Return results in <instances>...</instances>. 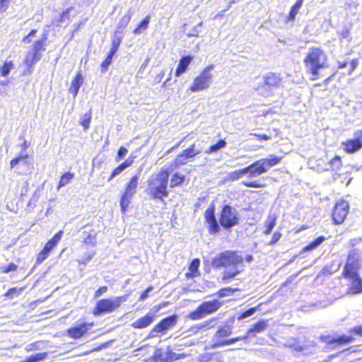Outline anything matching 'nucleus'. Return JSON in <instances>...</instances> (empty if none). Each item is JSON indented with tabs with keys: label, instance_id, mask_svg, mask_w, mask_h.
I'll return each mask as SVG.
<instances>
[{
	"label": "nucleus",
	"instance_id": "obj_1",
	"mask_svg": "<svg viewBox=\"0 0 362 362\" xmlns=\"http://www.w3.org/2000/svg\"><path fill=\"white\" fill-rule=\"evenodd\" d=\"M244 260L250 263L254 260V257L252 255H247L243 257L242 251L228 250L213 257L211 264L215 269H225L221 279L223 282L228 283L244 271Z\"/></svg>",
	"mask_w": 362,
	"mask_h": 362
},
{
	"label": "nucleus",
	"instance_id": "obj_2",
	"mask_svg": "<svg viewBox=\"0 0 362 362\" xmlns=\"http://www.w3.org/2000/svg\"><path fill=\"white\" fill-rule=\"evenodd\" d=\"M215 212V204L211 202L204 214L205 222L208 224V231L211 235L218 234L221 228L230 231L240 223V215L238 211L229 204L222 205L218 214V219Z\"/></svg>",
	"mask_w": 362,
	"mask_h": 362
},
{
	"label": "nucleus",
	"instance_id": "obj_3",
	"mask_svg": "<svg viewBox=\"0 0 362 362\" xmlns=\"http://www.w3.org/2000/svg\"><path fill=\"white\" fill-rule=\"evenodd\" d=\"M172 171V168H162L158 173L148 178L146 193L152 199L163 201V197L168 196L167 187Z\"/></svg>",
	"mask_w": 362,
	"mask_h": 362
},
{
	"label": "nucleus",
	"instance_id": "obj_4",
	"mask_svg": "<svg viewBox=\"0 0 362 362\" xmlns=\"http://www.w3.org/2000/svg\"><path fill=\"white\" fill-rule=\"evenodd\" d=\"M303 64L307 73L316 79L320 71L328 68V58L325 52L320 47H311L303 59Z\"/></svg>",
	"mask_w": 362,
	"mask_h": 362
},
{
	"label": "nucleus",
	"instance_id": "obj_5",
	"mask_svg": "<svg viewBox=\"0 0 362 362\" xmlns=\"http://www.w3.org/2000/svg\"><path fill=\"white\" fill-rule=\"evenodd\" d=\"M282 159L281 156L269 155V157L257 160L245 167L249 177H255L266 173L270 168L279 164Z\"/></svg>",
	"mask_w": 362,
	"mask_h": 362
},
{
	"label": "nucleus",
	"instance_id": "obj_6",
	"mask_svg": "<svg viewBox=\"0 0 362 362\" xmlns=\"http://www.w3.org/2000/svg\"><path fill=\"white\" fill-rule=\"evenodd\" d=\"M214 69L213 64L204 68L202 71L194 79L192 85L189 86V90L191 92H199L207 89L212 82L213 75L211 71Z\"/></svg>",
	"mask_w": 362,
	"mask_h": 362
},
{
	"label": "nucleus",
	"instance_id": "obj_7",
	"mask_svg": "<svg viewBox=\"0 0 362 362\" xmlns=\"http://www.w3.org/2000/svg\"><path fill=\"white\" fill-rule=\"evenodd\" d=\"M178 317L176 314L169 315L162 319L158 324H156L150 331L146 339H152L154 337H160L166 334V332L173 327L177 322Z\"/></svg>",
	"mask_w": 362,
	"mask_h": 362
},
{
	"label": "nucleus",
	"instance_id": "obj_8",
	"mask_svg": "<svg viewBox=\"0 0 362 362\" xmlns=\"http://www.w3.org/2000/svg\"><path fill=\"white\" fill-rule=\"evenodd\" d=\"M139 180V176L138 175H135L130 179L125 186L124 192H123L119 201L121 211L123 214L127 211L132 197L136 192Z\"/></svg>",
	"mask_w": 362,
	"mask_h": 362
},
{
	"label": "nucleus",
	"instance_id": "obj_9",
	"mask_svg": "<svg viewBox=\"0 0 362 362\" xmlns=\"http://www.w3.org/2000/svg\"><path fill=\"white\" fill-rule=\"evenodd\" d=\"M221 305L222 303L218 299L204 301L195 310L189 313V317L192 320L201 319L207 315L216 312Z\"/></svg>",
	"mask_w": 362,
	"mask_h": 362
},
{
	"label": "nucleus",
	"instance_id": "obj_10",
	"mask_svg": "<svg viewBox=\"0 0 362 362\" xmlns=\"http://www.w3.org/2000/svg\"><path fill=\"white\" fill-rule=\"evenodd\" d=\"M168 304V302H164L154 305L144 316L132 322L131 324L132 327L134 329H144L148 327L156 320L157 313L160 309L165 307Z\"/></svg>",
	"mask_w": 362,
	"mask_h": 362
},
{
	"label": "nucleus",
	"instance_id": "obj_11",
	"mask_svg": "<svg viewBox=\"0 0 362 362\" xmlns=\"http://www.w3.org/2000/svg\"><path fill=\"white\" fill-rule=\"evenodd\" d=\"M232 334V328L229 325H224L218 327V330L212 337L211 339V348L218 349L224 346H228L229 344H226L227 339L226 337H229Z\"/></svg>",
	"mask_w": 362,
	"mask_h": 362
},
{
	"label": "nucleus",
	"instance_id": "obj_12",
	"mask_svg": "<svg viewBox=\"0 0 362 362\" xmlns=\"http://www.w3.org/2000/svg\"><path fill=\"white\" fill-rule=\"evenodd\" d=\"M344 151L352 154L362 148V129L356 130L353 134V138L342 142Z\"/></svg>",
	"mask_w": 362,
	"mask_h": 362
},
{
	"label": "nucleus",
	"instance_id": "obj_13",
	"mask_svg": "<svg viewBox=\"0 0 362 362\" xmlns=\"http://www.w3.org/2000/svg\"><path fill=\"white\" fill-rule=\"evenodd\" d=\"M320 340L327 344L332 349H336L341 345H346L354 341L351 336L341 334V335H322Z\"/></svg>",
	"mask_w": 362,
	"mask_h": 362
},
{
	"label": "nucleus",
	"instance_id": "obj_14",
	"mask_svg": "<svg viewBox=\"0 0 362 362\" xmlns=\"http://www.w3.org/2000/svg\"><path fill=\"white\" fill-rule=\"evenodd\" d=\"M29 155L21 153L18 156L13 158L10 162L11 169L16 168L19 174H27L30 172L32 164L28 160Z\"/></svg>",
	"mask_w": 362,
	"mask_h": 362
},
{
	"label": "nucleus",
	"instance_id": "obj_15",
	"mask_svg": "<svg viewBox=\"0 0 362 362\" xmlns=\"http://www.w3.org/2000/svg\"><path fill=\"white\" fill-rule=\"evenodd\" d=\"M202 153V149L198 148L195 144H192L189 147L182 151L177 155L175 160V168L186 164L189 159L194 158L196 156Z\"/></svg>",
	"mask_w": 362,
	"mask_h": 362
},
{
	"label": "nucleus",
	"instance_id": "obj_16",
	"mask_svg": "<svg viewBox=\"0 0 362 362\" xmlns=\"http://www.w3.org/2000/svg\"><path fill=\"white\" fill-rule=\"evenodd\" d=\"M349 211V204L348 202L341 199L338 201L332 211V220L334 224L342 223Z\"/></svg>",
	"mask_w": 362,
	"mask_h": 362
},
{
	"label": "nucleus",
	"instance_id": "obj_17",
	"mask_svg": "<svg viewBox=\"0 0 362 362\" xmlns=\"http://www.w3.org/2000/svg\"><path fill=\"white\" fill-rule=\"evenodd\" d=\"M117 309L113 298H103L97 301L93 310L95 316H100L105 313H110Z\"/></svg>",
	"mask_w": 362,
	"mask_h": 362
},
{
	"label": "nucleus",
	"instance_id": "obj_18",
	"mask_svg": "<svg viewBox=\"0 0 362 362\" xmlns=\"http://www.w3.org/2000/svg\"><path fill=\"white\" fill-rule=\"evenodd\" d=\"M93 326V324L82 322L77 324L67 329V334L69 337L77 339L82 337L87 333L88 329Z\"/></svg>",
	"mask_w": 362,
	"mask_h": 362
},
{
	"label": "nucleus",
	"instance_id": "obj_19",
	"mask_svg": "<svg viewBox=\"0 0 362 362\" xmlns=\"http://www.w3.org/2000/svg\"><path fill=\"white\" fill-rule=\"evenodd\" d=\"M264 83L269 88H278L281 86L282 78L280 74L268 72L262 77Z\"/></svg>",
	"mask_w": 362,
	"mask_h": 362
},
{
	"label": "nucleus",
	"instance_id": "obj_20",
	"mask_svg": "<svg viewBox=\"0 0 362 362\" xmlns=\"http://www.w3.org/2000/svg\"><path fill=\"white\" fill-rule=\"evenodd\" d=\"M82 231L83 243L86 245H90L94 247L96 245L97 231L90 226H86Z\"/></svg>",
	"mask_w": 362,
	"mask_h": 362
},
{
	"label": "nucleus",
	"instance_id": "obj_21",
	"mask_svg": "<svg viewBox=\"0 0 362 362\" xmlns=\"http://www.w3.org/2000/svg\"><path fill=\"white\" fill-rule=\"evenodd\" d=\"M193 57L191 55L182 56L179 61V64L175 72L176 77H180L188 69L189 65L192 61Z\"/></svg>",
	"mask_w": 362,
	"mask_h": 362
},
{
	"label": "nucleus",
	"instance_id": "obj_22",
	"mask_svg": "<svg viewBox=\"0 0 362 362\" xmlns=\"http://www.w3.org/2000/svg\"><path fill=\"white\" fill-rule=\"evenodd\" d=\"M83 78L81 72H78L71 81V86L69 88V92L71 93L74 98H76L78 93L79 89L82 86Z\"/></svg>",
	"mask_w": 362,
	"mask_h": 362
},
{
	"label": "nucleus",
	"instance_id": "obj_23",
	"mask_svg": "<svg viewBox=\"0 0 362 362\" xmlns=\"http://www.w3.org/2000/svg\"><path fill=\"white\" fill-rule=\"evenodd\" d=\"M327 238L324 235H320L313 240H312L310 243H308L307 245L303 247L300 252V254H302L303 252H311L315 249H317L318 247H320L323 242Z\"/></svg>",
	"mask_w": 362,
	"mask_h": 362
},
{
	"label": "nucleus",
	"instance_id": "obj_24",
	"mask_svg": "<svg viewBox=\"0 0 362 362\" xmlns=\"http://www.w3.org/2000/svg\"><path fill=\"white\" fill-rule=\"evenodd\" d=\"M351 281V286L349 288L347 293L351 295H356L362 293V279L360 276L350 280Z\"/></svg>",
	"mask_w": 362,
	"mask_h": 362
},
{
	"label": "nucleus",
	"instance_id": "obj_25",
	"mask_svg": "<svg viewBox=\"0 0 362 362\" xmlns=\"http://www.w3.org/2000/svg\"><path fill=\"white\" fill-rule=\"evenodd\" d=\"M42 58V56L36 55L33 52L28 51L25 59L24 63L25 66L28 68L29 74H32L33 72V66L39 62Z\"/></svg>",
	"mask_w": 362,
	"mask_h": 362
},
{
	"label": "nucleus",
	"instance_id": "obj_26",
	"mask_svg": "<svg viewBox=\"0 0 362 362\" xmlns=\"http://www.w3.org/2000/svg\"><path fill=\"white\" fill-rule=\"evenodd\" d=\"M63 233V230H59L57 233H55L54 236L45 244L43 250L50 253L61 240Z\"/></svg>",
	"mask_w": 362,
	"mask_h": 362
},
{
	"label": "nucleus",
	"instance_id": "obj_27",
	"mask_svg": "<svg viewBox=\"0 0 362 362\" xmlns=\"http://www.w3.org/2000/svg\"><path fill=\"white\" fill-rule=\"evenodd\" d=\"M357 266L346 263L343 269V276L345 279H349V280L357 277L359 276L357 272Z\"/></svg>",
	"mask_w": 362,
	"mask_h": 362
},
{
	"label": "nucleus",
	"instance_id": "obj_28",
	"mask_svg": "<svg viewBox=\"0 0 362 362\" xmlns=\"http://www.w3.org/2000/svg\"><path fill=\"white\" fill-rule=\"evenodd\" d=\"M186 180L185 175L176 172L175 173L170 179V187L174 188L175 187L181 186Z\"/></svg>",
	"mask_w": 362,
	"mask_h": 362
},
{
	"label": "nucleus",
	"instance_id": "obj_29",
	"mask_svg": "<svg viewBox=\"0 0 362 362\" xmlns=\"http://www.w3.org/2000/svg\"><path fill=\"white\" fill-rule=\"evenodd\" d=\"M267 327V323L265 320H259L248 329V335L255 336V334L263 332Z\"/></svg>",
	"mask_w": 362,
	"mask_h": 362
},
{
	"label": "nucleus",
	"instance_id": "obj_30",
	"mask_svg": "<svg viewBox=\"0 0 362 362\" xmlns=\"http://www.w3.org/2000/svg\"><path fill=\"white\" fill-rule=\"evenodd\" d=\"M150 21L151 16L149 15L146 16L134 28L133 33L135 35H139L143 33L148 28Z\"/></svg>",
	"mask_w": 362,
	"mask_h": 362
},
{
	"label": "nucleus",
	"instance_id": "obj_31",
	"mask_svg": "<svg viewBox=\"0 0 362 362\" xmlns=\"http://www.w3.org/2000/svg\"><path fill=\"white\" fill-rule=\"evenodd\" d=\"M132 13L130 10L124 15L122 18L119 21L118 23L116 30L115 31H119L122 33L124 29L127 27L128 23H129L131 18H132Z\"/></svg>",
	"mask_w": 362,
	"mask_h": 362
},
{
	"label": "nucleus",
	"instance_id": "obj_32",
	"mask_svg": "<svg viewBox=\"0 0 362 362\" xmlns=\"http://www.w3.org/2000/svg\"><path fill=\"white\" fill-rule=\"evenodd\" d=\"M303 2V0H297L296 2L292 6L288 16V21H293L296 19V16L301 8Z\"/></svg>",
	"mask_w": 362,
	"mask_h": 362
},
{
	"label": "nucleus",
	"instance_id": "obj_33",
	"mask_svg": "<svg viewBox=\"0 0 362 362\" xmlns=\"http://www.w3.org/2000/svg\"><path fill=\"white\" fill-rule=\"evenodd\" d=\"M200 264V260L198 258L193 259L189 264V270L190 273H186L187 278L194 277L198 273L199 267Z\"/></svg>",
	"mask_w": 362,
	"mask_h": 362
},
{
	"label": "nucleus",
	"instance_id": "obj_34",
	"mask_svg": "<svg viewBox=\"0 0 362 362\" xmlns=\"http://www.w3.org/2000/svg\"><path fill=\"white\" fill-rule=\"evenodd\" d=\"M226 144L227 143L225 141V139H220L217 141L216 144L210 146L209 148L207 150H206L205 153L208 154L216 153L219 150L225 148L226 146Z\"/></svg>",
	"mask_w": 362,
	"mask_h": 362
},
{
	"label": "nucleus",
	"instance_id": "obj_35",
	"mask_svg": "<svg viewBox=\"0 0 362 362\" xmlns=\"http://www.w3.org/2000/svg\"><path fill=\"white\" fill-rule=\"evenodd\" d=\"M244 175H247L245 167L229 173L227 175V180L230 181H235Z\"/></svg>",
	"mask_w": 362,
	"mask_h": 362
},
{
	"label": "nucleus",
	"instance_id": "obj_36",
	"mask_svg": "<svg viewBox=\"0 0 362 362\" xmlns=\"http://www.w3.org/2000/svg\"><path fill=\"white\" fill-rule=\"evenodd\" d=\"M74 177V174L71 172H66L62 174L57 185V189L68 185Z\"/></svg>",
	"mask_w": 362,
	"mask_h": 362
},
{
	"label": "nucleus",
	"instance_id": "obj_37",
	"mask_svg": "<svg viewBox=\"0 0 362 362\" xmlns=\"http://www.w3.org/2000/svg\"><path fill=\"white\" fill-rule=\"evenodd\" d=\"M46 50V43L42 42V41L36 40L33 45L32 49L30 52L33 54L39 56H42L41 52Z\"/></svg>",
	"mask_w": 362,
	"mask_h": 362
},
{
	"label": "nucleus",
	"instance_id": "obj_38",
	"mask_svg": "<svg viewBox=\"0 0 362 362\" xmlns=\"http://www.w3.org/2000/svg\"><path fill=\"white\" fill-rule=\"evenodd\" d=\"M47 357V353L41 352L32 354L27 357L24 362H40L45 360Z\"/></svg>",
	"mask_w": 362,
	"mask_h": 362
},
{
	"label": "nucleus",
	"instance_id": "obj_39",
	"mask_svg": "<svg viewBox=\"0 0 362 362\" xmlns=\"http://www.w3.org/2000/svg\"><path fill=\"white\" fill-rule=\"evenodd\" d=\"M276 225V218L269 216L267 219L264 222L265 230H264V233L266 235H269L272 233L273 228Z\"/></svg>",
	"mask_w": 362,
	"mask_h": 362
},
{
	"label": "nucleus",
	"instance_id": "obj_40",
	"mask_svg": "<svg viewBox=\"0 0 362 362\" xmlns=\"http://www.w3.org/2000/svg\"><path fill=\"white\" fill-rule=\"evenodd\" d=\"M115 54L108 52L105 60L102 62L100 65V71L101 73L104 74L105 73L110 64L112 62V59Z\"/></svg>",
	"mask_w": 362,
	"mask_h": 362
},
{
	"label": "nucleus",
	"instance_id": "obj_41",
	"mask_svg": "<svg viewBox=\"0 0 362 362\" xmlns=\"http://www.w3.org/2000/svg\"><path fill=\"white\" fill-rule=\"evenodd\" d=\"M358 255L357 250L356 249L350 250L347 257L346 264L358 267Z\"/></svg>",
	"mask_w": 362,
	"mask_h": 362
},
{
	"label": "nucleus",
	"instance_id": "obj_42",
	"mask_svg": "<svg viewBox=\"0 0 362 362\" xmlns=\"http://www.w3.org/2000/svg\"><path fill=\"white\" fill-rule=\"evenodd\" d=\"M13 68V64L11 61L10 62H5L2 66H0V74L2 76H7L11 69Z\"/></svg>",
	"mask_w": 362,
	"mask_h": 362
},
{
	"label": "nucleus",
	"instance_id": "obj_43",
	"mask_svg": "<svg viewBox=\"0 0 362 362\" xmlns=\"http://www.w3.org/2000/svg\"><path fill=\"white\" fill-rule=\"evenodd\" d=\"M237 291L238 289L236 288L226 287L220 289L215 295H217L219 298H223L234 294Z\"/></svg>",
	"mask_w": 362,
	"mask_h": 362
},
{
	"label": "nucleus",
	"instance_id": "obj_44",
	"mask_svg": "<svg viewBox=\"0 0 362 362\" xmlns=\"http://www.w3.org/2000/svg\"><path fill=\"white\" fill-rule=\"evenodd\" d=\"M329 168L333 171H337L341 166V160L339 156H334L329 162Z\"/></svg>",
	"mask_w": 362,
	"mask_h": 362
},
{
	"label": "nucleus",
	"instance_id": "obj_45",
	"mask_svg": "<svg viewBox=\"0 0 362 362\" xmlns=\"http://www.w3.org/2000/svg\"><path fill=\"white\" fill-rule=\"evenodd\" d=\"M285 346L298 352L303 351L304 349L303 346L296 339H291V341H287L285 344Z\"/></svg>",
	"mask_w": 362,
	"mask_h": 362
},
{
	"label": "nucleus",
	"instance_id": "obj_46",
	"mask_svg": "<svg viewBox=\"0 0 362 362\" xmlns=\"http://www.w3.org/2000/svg\"><path fill=\"white\" fill-rule=\"evenodd\" d=\"M90 121H91V112L90 111L88 112L85 113L83 115V117L81 118V119L80 121V124L81 126H83L84 130H86L89 128Z\"/></svg>",
	"mask_w": 362,
	"mask_h": 362
},
{
	"label": "nucleus",
	"instance_id": "obj_47",
	"mask_svg": "<svg viewBox=\"0 0 362 362\" xmlns=\"http://www.w3.org/2000/svg\"><path fill=\"white\" fill-rule=\"evenodd\" d=\"M23 291V288H18L16 287H13L9 288L6 293H5V296L7 298H13L14 296H19L22 291Z\"/></svg>",
	"mask_w": 362,
	"mask_h": 362
},
{
	"label": "nucleus",
	"instance_id": "obj_48",
	"mask_svg": "<svg viewBox=\"0 0 362 362\" xmlns=\"http://www.w3.org/2000/svg\"><path fill=\"white\" fill-rule=\"evenodd\" d=\"M256 308H250L246 310H245L244 312H242L238 316V320H244L245 318H247L249 317H251L252 315H253L255 313H256Z\"/></svg>",
	"mask_w": 362,
	"mask_h": 362
},
{
	"label": "nucleus",
	"instance_id": "obj_49",
	"mask_svg": "<svg viewBox=\"0 0 362 362\" xmlns=\"http://www.w3.org/2000/svg\"><path fill=\"white\" fill-rule=\"evenodd\" d=\"M202 22L199 23L197 25H195L189 33H187V37H197L199 34L201 33V28L202 26Z\"/></svg>",
	"mask_w": 362,
	"mask_h": 362
},
{
	"label": "nucleus",
	"instance_id": "obj_50",
	"mask_svg": "<svg viewBox=\"0 0 362 362\" xmlns=\"http://www.w3.org/2000/svg\"><path fill=\"white\" fill-rule=\"evenodd\" d=\"M165 354L166 356H165L164 360L167 362L176 361L180 358V355L173 352L172 350H168Z\"/></svg>",
	"mask_w": 362,
	"mask_h": 362
},
{
	"label": "nucleus",
	"instance_id": "obj_51",
	"mask_svg": "<svg viewBox=\"0 0 362 362\" xmlns=\"http://www.w3.org/2000/svg\"><path fill=\"white\" fill-rule=\"evenodd\" d=\"M122 33L119 31H115L113 36L112 37V42L120 46L122 42Z\"/></svg>",
	"mask_w": 362,
	"mask_h": 362
},
{
	"label": "nucleus",
	"instance_id": "obj_52",
	"mask_svg": "<svg viewBox=\"0 0 362 362\" xmlns=\"http://www.w3.org/2000/svg\"><path fill=\"white\" fill-rule=\"evenodd\" d=\"M250 336L251 335H248V331H247L246 335L242 336V337H234V338L228 339L225 341V343L226 344H229V345L233 344L235 342L241 341V340H247Z\"/></svg>",
	"mask_w": 362,
	"mask_h": 362
},
{
	"label": "nucleus",
	"instance_id": "obj_53",
	"mask_svg": "<svg viewBox=\"0 0 362 362\" xmlns=\"http://www.w3.org/2000/svg\"><path fill=\"white\" fill-rule=\"evenodd\" d=\"M337 33L341 38L347 40L348 42L351 41V37H350V32L347 28L344 27Z\"/></svg>",
	"mask_w": 362,
	"mask_h": 362
},
{
	"label": "nucleus",
	"instance_id": "obj_54",
	"mask_svg": "<svg viewBox=\"0 0 362 362\" xmlns=\"http://www.w3.org/2000/svg\"><path fill=\"white\" fill-rule=\"evenodd\" d=\"M125 170L124 167L122 165V164H119L116 168H115L110 177L108 178V181H110L111 180H112L114 177H115L116 176L119 175L122 171H124Z\"/></svg>",
	"mask_w": 362,
	"mask_h": 362
},
{
	"label": "nucleus",
	"instance_id": "obj_55",
	"mask_svg": "<svg viewBox=\"0 0 362 362\" xmlns=\"http://www.w3.org/2000/svg\"><path fill=\"white\" fill-rule=\"evenodd\" d=\"M17 268L18 266L16 264L11 262L8 265L2 267L1 272L3 273L7 274L11 272L16 271Z\"/></svg>",
	"mask_w": 362,
	"mask_h": 362
},
{
	"label": "nucleus",
	"instance_id": "obj_56",
	"mask_svg": "<svg viewBox=\"0 0 362 362\" xmlns=\"http://www.w3.org/2000/svg\"><path fill=\"white\" fill-rule=\"evenodd\" d=\"M95 252H89L84 254L81 259L78 261L80 264H83L86 265L88 262H89L92 258L93 257Z\"/></svg>",
	"mask_w": 362,
	"mask_h": 362
},
{
	"label": "nucleus",
	"instance_id": "obj_57",
	"mask_svg": "<svg viewBox=\"0 0 362 362\" xmlns=\"http://www.w3.org/2000/svg\"><path fill=\"white\" fill-rule=\"evenodd\" d=\"M243 185L247 187H252V188H261L264 186V185L259 183L257 181H243Z\"/></svg>",
	"mask_w": 362,
	"mask_h": 362
},
{
	"label": "nucleus",
	"instance_id": "obj_58",
	"mask_svg": "<svg viewBox=\"0 0 362 362\" xmlns=\"http://www.w3.org/2000/svg\"><path fill=\"white\" fill-rule=\"evenodd\" d=\"M127 153H128V150L125 147L121 146L117 151L116 160L119 161V160L123 159L126 156Z\"/></svg>",
	"mask_w": 362,
	"mask_h": 362
},
{
	"label": "nucleus",
	"instance_id": "obj_59",
	"mask_svg": "<svg viewBox=\"0 0 362 362\" xmlns=\"http://www.w3.org/2000/svg\"><path fill=\"white\" fill-rule=\"evenodd\" d=\"M49 253L46 252L45 250H42L38 254L36 263L41 264L44 260H45L49 256Z\"/></svg>",
	"mask_w": 362,
	"mask_h": 362
},
{
	"label": "nucleus",
	"instance_id": "obj_60",
	"mask_svg": "<svg viewBox=\"0 0 362 362\" xmlns=\"http://www.w3.org/2000/svg\"><path fill=\"white\" fill-rule=\"evenodd\" d=\"M128 297H129V295L127 294V295H124L122 296L113 298V300L115 301V303L117 308H118L121 305L122 303L127 301Z\"/></svg>",
	"mask_w": 362,
	"mask_h": 362
},
{
	"label": "nucleus",
	"instance_id": "obj_61",
	"mask_svg": "<svg viewBox=\"0 0 362 362\" xmlns=\"http://www.w3.org/2000/svg\"><path fill=\"white\" fill-rule=\"evenodd\" d=\"M210 324H211V322H209V321L203 322L196 325L195 327H192V332H197L198 329L207 328L208 327H209Z\"/></svg>",
	"mask_w": 362,
	"mask_h": 362
},
{
	"label": "nucleus",
	"instance_id": "obj_62",
	"mask_svg": "<svg viewBox=\"0 0 362 362\" xmlns=\"http://www.w3.org/2000/svg\"><path fill=\"white\" fill-rule=\"evenodd\" d=\"M153 290L152 286H149L140 296L139 300L142 301L146 300L149 296V293Z\"/></svg>",
	"mask_w": 362,
	"mask_h": 362
},
{
	"label": "nucleus",
	"instance_id": "obj_63",
	"mask_svg": "<svg viewBox=\"0 0 362 362\" xmlns=\"http://www.w3.org/2000/svg\"><path fill=\"white\" fill-rule=\"evenodd\" d=\"M349 333L362 337V324L351 328L349 331Z\"/></svg>",
	"mask_w": 362,
	"mask_h": 362
},
{
	"label": "nucleus",
	"instance_id": "obj_64",
	"mask_svg": "<svg viewBox=\"0 0 362 362\" xmlns=\"http://www.w3.org/2000/svg\"><path fill=\"white\" fill-rule=\"evenodd\" d=\"M108 288L107 286H100L95 292V294H94V298H100L101 296H103L105 293L107 292Z\"/></svg>",
	"mask_w": 362,
	"mask_h": 362
}]
</instances>
